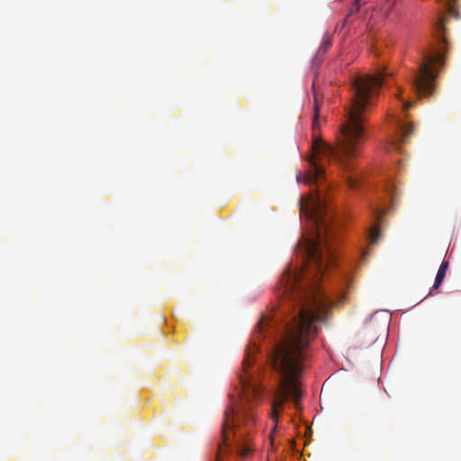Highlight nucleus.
I'll use <instances>...</instances> for the list:
<instances>
[{
  "instance_id": "9d476101",
  "label": "nucleus",
  "mask_w": 461,
  "mask_h": 461,
  "mask_svg": "<svg viewBox=\"0 0 461 461\" xmlns=\"http://www.w3.org/2000/svg\"><path fill=\"white\" fill-rule=\"evenodd\" d=\"M445 276H446V273L445 272L438 270V273H437V276H436V278H435V282H434V285H433V289L438 288V286L442 284Z\"/></svg>"
},
{
  "instance_id": "f03ea898",
  "label": "nucleus",
  "mask_w": 461,
  "mask_h": 461,
  "mask_svg": "<svg viewBox=\"0 0 461 461\" xmlns=\"http://www.w3.org/2000/svg\"><path fill=\"white\" fill-rule=\"evenodd\" d=\"M324 274L305 271H288L284 289L287 295L285 304L290 315L285 321V330L276 343L271 355L273 368L278 373V389L272 402L271 419L277 425L278 409L288 397L295 404L302 392L298 381L303 371L305 348L318 334L317 323L325 321L328 310L333 305L331 299L319 286Z\"/></svg>"
},
{
  "instance_id": "f257e3e1",
  "label": "nucleus",
  "mask_w": 461,
  "mask_h": 461,
  "mask_svg": "<svg viewBox=\"0 0 461 461\" xmlns=\"http://www.w3.org/2000/svg\"><path fill=\"white\" fill-rule=\"evenodd\" d=\"M374 86L373 76H359L355 78L353 99L347 118L336 133L335 142L330 144L315 134L320 128L321 100L315 86H312L314 104L312 154L306 159L309 166L307 172L303 175L298 174L296 179L297 182L316 185L299 201L301 214L312 222L316 237L307 242L303 267L299 271L324 274L335 262L330 240L337 235L339 221L328 207L325 172L318 159L321 157L331 159L344 172L353 169V160L358 156L361 145L366 140V111L370 104Z\"/></svg>"
},
{
  "instance_id": "423d86ee",
  "label": "nucleus",
  "mask_w": 461,
  "mask_h": 461,
  "mask_svg": "<svg viewBox=\"0 0 461 461\" xmlns=\"http://www.w3.org/2000/svg\"><path fill=\"white\" fill-rule=\"evenodd\" d=\"M376 95H378V89L383 87H388L393 83V74L388 72L384 67L376 63Z\"/></svg>"
},
{
  "instance_id": "4468645a",
  "label": "nucleus",
  "mask_w": 461,
  "mask_h": 461,
  "mask_svg": "<svg viewBox=\"0 0 461 461\" xmlns=\"http://www.w3.org/2000/svg\"><path fill=\"white\" fill-rule=\"evenodd\" d=\"M369 240L371 243L375 241V227H371L369 230Z\"/></svg>"
},
{
  "instance_id": "dca6fc26",
  "label": "nucleus",
  "mask_w": 461,
  "mask_h": 461,
  "mask_svg": "<svg viewBox=\"0 0 461 461\" xmlns=\"http://www.w3.org/2000/svg\"><path fill=\"white\" fill-rule=\"evenodd\" d=\"M449 2H455L456 0H448Z\"/></svg>"
},
{
  "instance_id": "f8f14e48",
  "label": "nucleus",
  "mask_w": 461,
  "mask_h": 461,
  "mask_svg": "<svg viewBox=\"0 0 461 461\" xmlns=\"http://www.w3.org/2000/svg\"><path fill=\"white\" fill-rule=\"evenodd\" d=\"M395 3H396V0H387L385 5L384 6V9L386 14L393 7Z\"/></svg>"
},
{
  "instance_id": "7ed1b4c3",
  "label": "nucleus",
  "mask_w": 461,
  "mask_h": 461,
  "mask_svg": "<svg viewBox=\"0 0 461 461\" xmlns=\"http://www.w3.org/2000/svg\"><path fill=\"white\" fill-rule=\"evenodd\" d=\"M254 358L248 352L239 375L240 389L230 395V402L224 411L221 423L222 441L218 446L216 461H223V455L235 449L241 458L248 457L252 448L249 435L256 424L255 405L262 399L264 390L249 372Z\"/></svg>"
},
{
  "instance_id": "2eb2a0df",
  "label": "nucleus",
  "mask_w": 461,
  "mask_h": 461,
  "mask_svg": "<svg viewBox=\"0 0 461 461\" xmlns=\"http://www.w3.org/2000/svg\"><path fill=\"white\" fill-rule=\"evenodd\" d=\"M411 104H412V103H411V102H404L402 104V107H403L404 110H407V109H409L411 106Z\"/></svg>"
},
{
  "instance_id": "6e6552de",
  "label": "nucleus",
  "mask_w": 461,
  "mask_h": 461,
  "mask_svg": "<svg viewBox=\"0 0 461 461\" xmlns=\"http://www.w3.org/2000/svg\"><path fill=\"white\" fill-rule=\"evenodd\" d=\"M331 46V37L329 34H325L322 38L321 44L319 48V53H325Z\"/></svg>"
},
{
  "instance_id": "39448f33",
  "label": "nucleus",
  "mask_w": 461,
  "mask_h": 461,
  "mask_svg": "<svg viewBox=\"0 0 461 461\" xmlns=\"http://www.w3.org/2000/svg\"><path fill=\"white\" fill-rule=\"evenodd\" d=\"M413 131L414 127L411 123L399 121L397 122V135L392 142L393 149H395L397 151H400V144L406 142L408 137L412 134Z\"/></svg>"
},
{
  "instance_id": "20e7f679",
  "label": "nucleus",
  "mask_w": 461,
  "mask_h": 461,
  "mask_svg": "<svg viewBox=\"0 0 461 461\" xmlns=\"http://www.w3.org/2000/svg\"><path fill=\"white\" fill-rule=\"evenodd\" d=\"M444 17H439L435 23V33L438 43V50H432L423 55L419 65V71L411 79V86L415 93L420 96L433 95L434 80L437 77L433 70L435 65L445 64L444 53L447 50V41L445 36Z\"/></svg>"
},
{
  "instance_id": "1a4fd4ad",
  "label": "nucleus",
  "mask_w": 461,
  "mask_h": 461,
  "mask_svg": "<svg viewBox=\"0 0 461 461\" xmlns=\"http://www.w3.org/2000/svg\"><path fill=\"white\" fill-rule=\"evenodd\" d=\"M362 180L357 176H348L347 183L349 188L356 189L361 185Z\"/></svg>"
},
{
  "instance_id": "ddd939ff",
  "label": "nucleus",
  "mask_w": 461,
  "mask_h": 461,
  "mask_svg": "<svg viewBox=\"0 0 461 461\" xmlns=\"http://www.w3.org/2000/svg\"><path fill=\"white\" fill-rule=\"evenodd\" d=\"M447 268H448V261L443 260L438 270L447 273Z\"/></svg>"
},
{
  "instance_id": "9b49d317",
  "label": "nucleus",
  "mask_w": 461,
  "mask_h": 461,
  "mask_svg": "<svg viewBox=\"0 0 461 461\" xmlns=\"http://www.w3.org/2000/svg\"><path fill=\"white\" fill-rule=\"evenodd\" d=\"M361 7L360 0H356L349 10V14H354L359 11Z\"/></svg>"
},
{
  "instance_id": "0eeeda50",
  "label": "nucleus",
  "mask_w": 461,
  "mask_h": 461,
  "mask_svg": "<svg viewBox=\"0 0 461 461\" xmlns=\"http://www.w3.org/2000/svg\"><path fill=\"white\" fill-rule=\"evenodd\" d=\"M391 209V206L382 207L378 203L376 202V243L382 237L381 230H380V223L382 222V216L386 214Z\"/></svg>"
}]
</instances>
